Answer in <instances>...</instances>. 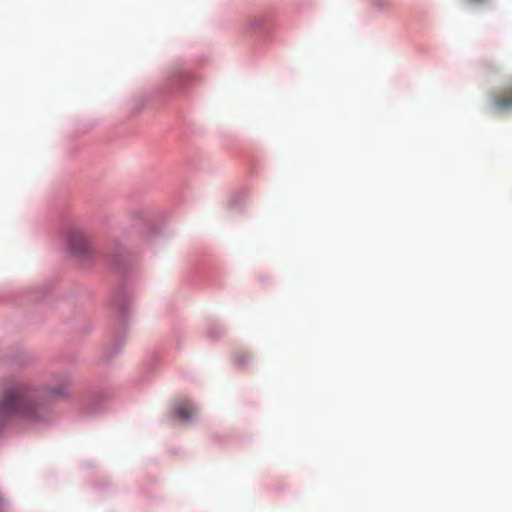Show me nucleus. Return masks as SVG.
Instances as JSON below:
<instances>
[{
  "instance_id": "3",
  "label": "nucleus",
  "mask_w": 512,
  "mask_h": 512,
  "mask_svg": "<svg viewBox=\"0 0 512 512\" xmlns=\"http://www.w3.org/2000/svg\"><path fill=\"white\" fill-rule=\"evenodd\" d=\"M492 103L493 107L499 111L512 109V86L496 93Z\"/></svg>"
},
{
  "instance_id": "4",
  "label": "nucleus",
  "mask_w": 512,
  "mask_h": 512,
  "mask_svg": "<svg viewBox=\"0 0 512 512\" xmlns=\"http://www.w3.org/2000/svg\"><path fill=\"white\" fill-rule=\"evenodd\" d=\"M196 411L194 405L189 402H182L175 407V413L183 420H189Z\"/></svg>"
},
{
  "instance_id": "1",
  "label": "nucleus",
  "mask_w": 512,
  "mask_h": 512,
  "mask_svg": "<svg viewBox=\"0 0 512 512\" xmlns=\"http://www.w3.org/2000/svg\"><path fill=\"white\" fill-rule=\"evenodd\" d=\"M47 393L64 396L66 395V386L50 388L48 391H39L27 384L8 387L0 402V425L15 416L37 418V410L42 405V399Z\"/></svg>"
},
{
  "instance_id": "2",
  "label": "nucleus",
  "mask_w": 512,
  "mask_h": 512,
  "mask_svg": "<svg viewBox=\"0 0 512 512\" xmlns=\"http://www.w3.org/2000/svg\"><path fill=\"white\" fill-rule=\"evenodd\" d=\"M66 245L69 251L79 258L88 257L92 251L88 235L79 229H70L67 231Z\"/></svg>"
}]
</instances>
